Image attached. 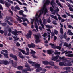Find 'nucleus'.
<instances>
[{
  "mask_svg": "<svg viewBox=\"0 0 73 73\" xmlns=\"http://www.w3.org/2000/svg\"><path fill=\"white\" fill-rule=\"evenodd\" d=\"M54 53L55 55H57L55 56H52V57L51 60L52 61H56L57 60H58V57H59V55H60L61 54V52L56 51V52H54Z\"/></svg>",
  "mask_w": 73,
  "mask_h": 73,
  "instance_id": "f257e3e1",
  "label": "nucleus"
},
{
  "mask_svg": "<svg viewBox=\"0 0 73 73\" xmlns=\"http://www.w3.org/2000/svg\"><path fill=\"white\" fill-rule=\"evenodd\" d=\"M14 31H12L11 32V33H12V34L14 35V36H16V37H17V36H18V34L17 33L19 34L20 33H22V31H18L16 29H15L14 30Z\"/></svg>",
  "mask_w": 73,
  "mask_h": 73,
  "instance_id": "f03ea898",
  "label": "nucleus"
},
{
  "mask_svg": "<svg viewBox=\"0 0 73 73\" xmlns=\"http://www.w3.org/2000/svg\"><path fill=\"white\" fill-rule=\"evenodd\" d=\"M0 3L1 4H5L7 8H9V5H10V3L8 2L5 1H3V0H0Z\"/></svg>",
  "mask_w": 73,
  "mask_h": 73,
  "instance_id": "7ed1b4c3",
  "label": "nucleus"
},
{
  "mask_svg": "<svg viewBox=\"0 0 73 73\" xmlns=\"http://www.w3.org/2000/svg\"><path fill=\"white\" fill-rule=\"evenodd\" d=\"M51 46V48H53V49H56V48L59 50H61V47L57 46H55L54 44L52 43H50L49 44Z\"/></svg>",
  "mask_w": 73,
  "mask_h": 73,
  "instance_id": "20e7f679",
  "label": "nucleus"
},
{
  "mask_svg": "<svg viewBox=\"0 0 73 73\" xmlns=\"http://www.w3.org/2000/svg\"><path fill=\"white\" fill-rule=\"evenodd\" d=\"M64 66H71L72 64H71V62L70 60H66L64 61Z\"/></svg>",
  "mask_w": 73,
  "mask_h": 73,
  "instance_id": "39448f33",
  "label": "nucleus"
},
{
  "mask_svg": "<svg viewBox=\"0 0 73 73\" xmlns=\"http://www.w3.org/2000/svg\"><path fill=\"white\" fill-rule=\"evenodd\" d=\"M21 19H22V20H23V22H25V21H27V23H28V24H29V23H30L29 22V21L28 20V19H26L25 18H24L23 17H22L21 18L20 17H19L18 18H17V20L19 21V20H21Z\"/></svg>",
  "mask_w": 73,
  "mask_h": 73,
  "instance_id": "423d86ee",
  "label": "nucleus"
},
{
  "mask_svg": "<svg viewBox=\"0 0 73 73\" xmlns=\"http://www.w3.org/2000/svg\"><path fill=\"white\" fill-rule=\"evenodd\" d=\"M72 51H68V52H66L65 53V56H68V57H73V54H66L68 53H72Z\"/></svg>",
  "mask_w": 73,
  "mask_h": 73,
  "instance_id": "0eeeda50",
  "label": "nucleus"
},
{
  "mask_svg": "<svg viewBox=\"0 0 73 73\" xmlns=\"http://www.w3.org/2000/svg\"><path fill=\"white\" fill-rule=\"evenodd\" d=\"M10 19V17H9V16H7L6 17V19L7 20H6L5 22H6V23H8V24H9V25H13V24H12V23L8 21V20H9Z\"/></svg>",
  "mask_w": 73,
  "mask_h": 73,
  "instance_id": "6e6552de",
  "label": "nucleus"
},
{
  "mask_svg": "<svg viewBox=\"0 0 73 73\" xmlns=\"http://www.w3.org/2000/svg\"><path fill=\"white\" fill-rule=\"evenodd\" d=\"M32 31L30 30L29 31V33L26 35V37L28 38H31L32 37Z\"/></svg>",
  "mask_w": 73,
  "mask_h": 73,
  "instance_id": "1a4fd4ad",
  "label": "nucleus"
},
{
  "mask_svg": "<svg viewBox=\"0 0 73 73\" xmlns=\"http://www.w3.org/2000/svg\"><path fill=\"white\" fill-rule=\"evenodd\" d=\"M10 57H12L14 59V60L17 61V56L15 55H14L12 54H10Z\"/></svg>",
  "mask_w": 73,
  "mask_h": 73,
  "instance_id": "9d476101",
  "label": "nucleus"
},
{
  "mask_svg": "<svg viewBox=\"0 0 73 73\" xmlns=\"http://www.w3.org/2000/svg\"><path fill=\"white\" fill-rule=\"evenodd\" d=\"M60 24L61 25L60 27H61V28L60 29V32L62 35H63V34H64V31H63V29H62V27H63V25L61 23H60Z\"/></svg>",
  "mask_w": 73,
  "mask_h": 73,
  "instance_id": "9b49d317",
  "label": "nucleus"
},
{
  "mask_svg": "<svg viewBox=\"0 0 73 73\" xmlns=\"http://www.w3.org/2000/svg\"><path fill=\"white\" fill-rule=\"evenodd\" d=\"M50 2V4L51 5L52 7L53 8H54V7H55V5H56V3L55 2H54V0H52Z\"/></svg>",
  "mask_w": 73,
  "mask_h": 73,
  "instance_id": "f8f14e48",
  "label": "nucleus"
},
{
  "mask_svg": "<svg viewBox=\"0 0 73 73\" xmlns=\"http://www.w3.org/2000/svg\"><path fill=\"white\" fill-rule=\"evenodd\" d=\"M54 53V51L52 50H47V53L48 54H52V53Z\"/></svg>",
  "mask_w": 73,
  "mask_h": 73,
  "instance_id": "ddd939ff",
  "label": "nucleus"
},
{
  "mask_svg": "<svg viewBox=\"0 0 73 73\" xmlns=\"http://www.w3.org/2000/svg\"><path fill=\"white\" fill-rule=\"evenodd\" d=\"M56 2L57 3V4L58 6H60L62 8H63V7L62 6L61 4V3L59 2V0H56Z\"/></svg>",
  "mask_w": 73,
  "mask_h": 73,
  "instance_id": "4468645a",
  "label": "nucleus"
},
{
  "mask_svg": "<svg viewBox=\"0 0 73 73\" xmlns=\"http://www.w3.org/2000/svg\"><path fill=\"white\" fill-rule=\"evenodd\" d=\"M64 46H66V48H68L71 46V44L70 43L69 45H68V43H67L66 42H65L64 44Z\"/></svg>",
  "mask_w": 73,
  "mask_h": 73,
  "instance_id": "2eb2a0df",
  "label": "nucleus"
},
{
  "mask_svg": "<svg viewBox=\"0 0 73 73\" xmlns=\"http://www.w3.org/2000/svg\"><path fill=\"white\" fill-rule=\"evenodd\" d=\"M42 62L43 64L45 65H49V62L48 61H43Z\"/></svg>",
  "mask_w": 73,
  "mask_h": 73,
  "instance_id": "dca6fc26",
  "label": "nucleus"
},
{
  "mask_svg": "<svg viewBox=\"0 0 73 73\" xmlns=\"http://www.w3.org/2000/svg\"><path fill=\"white\" fill-rule=\"evenodd\" d=\"M35 69H37V68H41V67H40V64L36 63L35 64Z\"/></svg>",
  "mask_w": 73,
  "mask_h": 73,
  "instance_id": "f3484780",
  "label": "nucleus"
},
{
  "mask_svg": "<svg viewBox=\"0 0 73 73\" xmlns=\"http://www.w3.org/2000/svg\"><path fill=\"white\" fill-rule=\"evenodd\" d=\"M18 50H19L20 52H22L23 54H24L25 55V50H24L20 49L19 48H18Z\"/></svg>",
  "mask_w": 73,
  "mask_h": 73,
  "instance_id": "a211bd4d",
  "label": "nucleus"
},
{
  "mask_svg": "<svg viewBox=\"0 0 73 73\" xmlns=\"http://www.w3.org/2000/svg\"><path fill=\"white\" fill-rule=\"evenodd\" d=\"M26 52H27V53H25V55H27V56H28V55H29V48H26Z\"/></svg>",
  "mask_w": 73,
  "mask_h": 73,
  "instance_id": "6ab92c4d",
  "label": "nucleus"
},
{
  "mask_svg": "<svg viewBox=\"0 0 73 73\" xmlns=\"http://www.w3.org/2000/svg\"><path fill=\"white\" fill-rule=\"evenodd\" d=\"M39 22L41 24V26H42L43 29H44V25L42 23V21H41V19H40V20L39 21Z\"/></svg>",
  "mask_w": 73,
  "mask_h": 73,
  "instance_id": "aec40b11",
  "label": "nucleus"
},
{
  "mask_svg": "<svg viewBox=\"0 0 73 73\" xmlns=\"http://www.w3.org/2000/svg\"><path fill=\"white\" fill-rule=\"evenodd\" d=\"M42 70V68L39 67V68H37V69L36 70V72H40L41 70Z\"/></svg>",
  "mask_w": 73,
  "mask_h": 73,
  "instance_id": "412c9836",
  "label": "nucleus"
},
{
  "mask_svg": "<svg viewBox=\"0 0 73 73\" xmlns=\"http://www.w3.org/2000/svg\"><path fill=\"white\" fill-rule=\"evenodd\" d=\"M49 29H46L47 31H48L50 32V33H51V30H50L51 28H53V26H49Z\"/></svg>",
  "mask_w": 73,
  "mask_h": 73,
  "instance_id": "4be33fe9",
  "label": "nucleus"
},
{
  "mask_svg": "<svg viewBox=\"0 0 73 73\" xmlns=\"http://www.w3.org/2000/svg\"><path fill=\"white\" fill-rule=\"evenodd\" d=\"M60 66H65V63L64 62H60L59 63Z\"/></svg>",
  "mask_w": 73,
  "mask_h": 73,
  "instance_id": "5701e85b",
  "label": "nucleus"
},
{
  "mask_svg": "<svg viewBox=\"0 0 73 73\" xmlns=\"http://www.w3.org/2000/svg\"><path fill=\"white\" fill-rule=\"evenodd\" d=\"M34 37L35 40L37 39H40V37L37 34H36L34 35Z\"/></svg>",
  "mask_w": 73,
  "mask_h": 73,
  "instance_id": "b1692460",
  "label": "nucleus"
},
{
  "mask_svg": "<svg viewBox=\"0 0 73 73\" xmlns=\"http://www.w3.org/2000/svg\"><path fill=\"white\" fill-rule=\"evenodd\" d=\"M18 56L19 57L21 58H24V56L22 55L21 53V52L19 53Z\"/></svg>",
  "mask_w": 73,
  "mask_h": 73,
  "instance_id": "393cba45",
  "label": "nucleus"
},
{
  "mask_svg": "<svg viewBox=\"0 0 73 73\" xmlns=\"http://www.w3.org/2000/svg\"><path fill=\"white\" fill-rule=\"evenodd\" d=\"M49 65L51 66H54V63L52 61H50L49 62Z\"/></svg>",
  "mask_w": 73,
  "mask_h": 73,
  "instance_id": "a878e982",
  "label": "nucleus"
},
{
  "mask_svg": "<svg viewBox=\"0 0 73 73\" xmlns=\"http://www.w3.org/2000/svg\"><path fill=\"white\" fill-rule=\"evenodd\" d=\"M45 4L46 5H49V4H50V1L49 0H46Z\"/></svg>",
  "mask_w": 73,
  "mask_h": 73,
  "instance_id": "bb28decb",
  "label": "nucleus"
},
{
  "mask_svg": "<svg viewBox=\"0 0 73 73\" xmlns=\"http://www.w3.org/2000/svg\"><path fill=\"white\" fill-rule=\"evenodd\" d=\"M9 64V62L7 60H4V64L5 65H8Z\"/></svg>",
  "mask_w": 73,
  "mask_h": 73,
  "instance_id": "cd10ccee",
  "label": "nucleus"
},
{
  "mask_svg": "<svg viewBox=\"0 0 73 73\" xmlns=\"http://www.w3.org/2000/svg\"><path fill=\"white\" fill-rule=\"evenodd\" d=\"M51 17H52V18H53V19H55V20H58V19H57V17L56 16H54V15H50Z\"/></svg>",
  "mask_w": 73,
  "mask_h": 73,
  "instance_id": "c85d7f7f",
  "label": "nucleus"
},
{
  "mask_svg": "<svg viewBox=\"0 0 73 73\" xmlns=\"http://www.w3.org/2000/svg\"><path fill=\"white\" fill-rule=\"evenodd\" d=\"M66 70V71H67L68 72H70V68L69 67H66L65 68Z\"/></svg>",
  "mask_w": 73,
  "mask_h": 73,
  "instance_id": "c756f323",
  "label": "nucleus"
},
{
  "mask_svg": "<svg viewBox=\"0 0 73 73\" xmlns=\"http://www.w3.org/2000/svg\"><path fill=\"white\" fill-rule=\"evenodd\" d=\"M72 32H71V30H68L67 32V34H69V35L70 36H72Z\"/></svg>",
  "mask_w": 73,
  "mask_h": 73,
  "instance_id": "7c9ffc66",
  "label": "nucleus"
},
{
  "mask_svg": "<svg viewBox=\"0 0 73 73\" xmlns=\"http://www.w3.org/2000/svg\"><path fill=\"white\" fill-rule=\"evenodd\" d=\"M41 42V40L39 39H37L35 40V43L36 44H38V42L40 43Z\"/></svg>",
  "mask_w": 73,
  "mask_h": 73,
  "instance_id": "2f4dec72",
  "label": "nucleus"
},
{
  "mask_svg": "<svg viewBox=\"0 0 73 73\" xmlns=\"http://www.w3.org/2000/svg\"><path fill=\"white\" fill-rule=\"evenodd\" d=\"M23 68V67L21 66H19L17 67V69L19 70H22Z\"/></svg>",
  "mask_w": 73,
  "mask_h": 73,
  "instance_id": "473e14b6",
  "label": "nucleus"
},
{
  "mask_svg": "<svg viewBox=\"0 0 73 73\" xmlns=\"http://www.w3.org/2000/svg\"><path fill=\"white\" fill-rule=\"evenodd\" d=\"M13 66L15 68H17V64L16 63L13 64Z\"/></svg>",
  "mask_w": 73,
  "mask_h": 73,
  "instance_id": "72a5a7b5",
  "label": "nucleus"
},
{
  "mask_svg": "<svg viewBox=\"0 0 73 73\" xmlns=\"http://www.w3.org/2000/svg\"><path fill=\"white\" fill-rule=\"evenodd\" d=\"M47 23H51V20H50V17H49L47 19Z\"/></svg>",
  "mask_w": 73,
  "mask_h": 73,
  "instance_id": "f704fd0d",
  "label": "nucleus"
},
{
  "mask_svg": "<svg viewBox=\"0 0 73 73\" xmlns=\"http://www.w3.org/2000/svg\"><path fill=\"white\" fill-rule=\"evenodd\" d=\"M13 1H15V0H13ZM15 0V1H16V2H17V3H19V4H20V5H23V3H21L18 0Z\"/></svg>",
  "mask_w": 73,
  "mask_h": 73,
  "instance_id": "c9c22d12",
  "label": "nucleus"
},
{
  "mask_svg": "<svg viewBox=\"0 0 73 73\" xmlns=\"http://www.w3.org/2000/svg\"><path fill=\"white\" fill-rule=\"evenodd\" d=\"M25 66L26 68H30V66L27 63H26L25 64Z\"/></svg>",
  "mask_w": 73,
  "mask_h": 73,
  "instance_id": "e433bc0d",
  "label": "nucleus"
},
{
  "mask_svg": "<svg viewBox=\"0 0 73 73\" xmlns=\"http://www.w3.org/2000/svg\"><path fill=\"white\" fill-rule=\"evenodd\" d=\"M23 10H20V11H19V15H22L23 14Z\"/></svg>",
  "mask_w": 73,
  "mask_h": 73,
  "instance_id": "4c0bfd02",
  "label": "nucleus"
},
{
  "mask_svg": "<svg viewBox=\"0 0 73 73\" xmlns=\"http://www.w3.org/2000/svg\"><path fill=\"white\" fill-rule=\"evenodd\" d=\"M42 36L44 38H45L46 36H47V33H44V34H43Z\"/></svg>",
  "mask_w": 73,
  "mask_h": 73,
  "instance_id": "58836bf2",
  "label": "nucleus"
},
{
  "mask_svg": "<svg viewBox=\"0 0 73 73\" xmlns=\"http://www.w3.org/2000/svg\"><path fill=\"white\" fill-rule=\"evenodd\" d=\"M31 44L32 48H35V46H36V45L34 43H31Z\"/></svg>",
  "mask_w": 73,
  "mask_h": 73,
  "instance_id": "ea45409f",
  "label": "nucleus"
},
{
  "mask_svg": "<svg viewBox=\"0 0 73 73\" xmlns=\"http://www.w3.org/2000/svg\"><path fill=\"white\" fill-rule=\"evenodd\" d=\"M15 9H17V10H20V8L19 7V6L17 5L15 6Z\"/></svg>",
  "mask_w": 73,
  "mask_h": 73,
  "instance_id": "a19ab883",
  "label": "nucleus"
},
{
  "mask_svg": "<svg viewBox=\"0 0 73 73\" xmlns=\"http://www.w3.org/2000/svg\"><path fill=\"white\" fill-rule=\"evenodd\" d=\"M67 38V35H66V32L64 33V38L65 40H66Z\"/></svg>",
  "mask_w": 73,
  "mask_h": 73,
  "instance_id": "79ce46f5",
  "label": "nucleus"
},
{
  "mask_svg": "<svg viewBox=\"0 0 73 73\" xmlns=\"http://www.w3.org/2000/svg\"><path fill=\"white\" fill-rule=\"evenodd\" d=\"M4 57L6 58H8V54H4Z\"/></svg>",
  "mask_w": 73,
  "mask_h": 73,
  "instance_id": "37998d69",
  "label": "nucleus"
},
{
  "mask_svg": "<svg viewBox=\"0 0 73 73\" xmlns=\"http://www.w3.org/2000/svg\"><path fill=\"white\" fill-rule=\"evenodd\" d=\"M1 25L3 26V27H6V25H7V23H1Z\"/></svg>",
  "mask_w": 73,
  "mask_h": 73,
  "instance_id": "c03bdc74",
  "label": "nucleus"
},
{
  "mask_svg": "<svg viewBox=\"0 0 73 73\" xmlns=\"http://www.w3.org/2000/svg\"><path fill=\"white\" fill-rule=\"evenodd\" d=\"M28 62L29 63V64H35V62H33V61H31V60H28Z\"/></svg>",
  "mask_w": 73,
  "mask_h": 73,
  "instance_id": "a18cd8bd",
  "label": "nucleus"
},
{
  "mask_svg": "<svg viewBox=\"0 0 73 73\" xmlns=\"http://www.w3.org/2000/svg\"><path fill=\"white\" fill-rule=\"evenodd\" d=\"M30 53V54H35L36 52L33 50H31Z\"/></svg>",
  "mask_w": 73,
  "mask_h": 73,
  "instance_id": "49530a36",
  "label": "nucleus"
},
{
  "mask_svg": "<svg viewBox=\"0 0 73 73\" xmlns=\"http://www.w3.org/2000/svg\"><path fill=\"white\" fill-rule=\"evenodd\" d=\"M22 24H23L24 26L25 27H27V24L26 23L23 22L22 23Z\"/></svg>",
  "mask_w": 73,
  "mask_h": 73,
  "instance_id": "de8ad7c7",
  "label": "nucleus"
},
{
  "mask_svg": "<svg viewBox=\"0 0 73 73\" xmlns=\"http://www.w3.org/2000/svg\"><path fill=\"white\" fill-rule=\"evenodd\" d=\"M17 46L19 47L20 46V44L19 42H17L16 44Z\"/></svg>",
  "mask_w": 73,
  "mask_h": 73,
  "instance_id": "09e8293b",
  "label": "nucleus"
},
{
  "mask_svg": "<svg viewBox=\"0 0 73 73\" xmlns=\"http://www.w3.org/2000/svg\"><path fill=\"white\" fill-rule=\"evenodd\" d=\"M43 24L44 25H45L46 24V19H44L43 22Z\"/></svg>",
  "mask_w": 73,
  "mask_h": 73,
  "instance_id": "8fccbe9b",
  "label": "nucleus"
},
{
  "mask_svg": "<svg viewBox=\"0 0 73 73\" xmlns=\"http://www.w3.org/2000/svg\"><path fill=\"white\" fill-rule=\"evenodd\" d=\"M54 33L55 34V35H57V34H58V31L56 30H54Z\"/></svg>",
  "mask_w": 73,
  "mask_h": 73,
  "instance_id": "3c124183",
  "label": "nucleus"
},
{
  "mask_svg": "<svg viewBox=\"0 0 73 73\" xmlns=\"http://www.w3.org/2000/svg\"><path fill=\"white\" fill-rule=\"evenodd\" d=\"M62 16L63 17V18H64L65 19L67 17V16L65 14L63 15Z\"/></svg>",
  "mask_w": 73,
  "mask_h": 73,
  "instance_id": "603ef678",
  "label": "nucleus"
},
{
  "mask_svg": "<svg viewBox=\"0 0 73 73\" xmlns=\"http://www.w3.org/2000/svg\"><path fill=\"white\" fill-rule=\"evenodd\" d=\"M9 61L10 62H11L12 64H13V60L11 59H9Z\"/></svg>",
  "mask_w": 73,
  "mask_h": 73,
  "instance_id": "864d4df0",
  "label": "nucleus"
},
{
  "mask_svg": "<svg viewBox=\"0 0 73 73\" xmlns=\"http://www.w3.org/2000/svg\"><path fill=\"white\" fill-rule=\"evenodd\" d=\"M50 10L51 12H53L54 11V9H53V8L52 7H50Z\"/></svg>",
  "mask_w": 73,
  "mask_h": 73,
  "instance_id": "5fc2aeb1",
  "label": "nucleus"
},
{
  "mask_svg": "<svg viewBox=\"0 0 73 73\" xmlns=\"http://www.w3.org/2000/svg\"><path fill=\"white\" fill-rule=\"evenodd\" d=\"M32 56L33 57V58H37V56H35V54H33L32 55Z\"/></svg>",
  "mask_w": 73,
  "mask_h": 73,
  "instance_id": "6e6d98bb",
  "label": "nucleus"
},
{
  "mask_svg": "<svg viewBox=\"0 0 73 73\" xmlns=\"http://www.w3.org/2000/svg\"><path fill=\"white\" fill-rule=\"evenodd\" d=\"M8 2H9V3H10V4H13V1H12L11 0H8L7 1Z\"/></svg>",
  "mask_w": 73,
  "mask_h": 73,
  "instance_id": "4d7b16f0",
  "label": "nucleus"
},
{
  "mask_svg": "<svg viewBox=\"0 0 73 73\" xmlns=\"http://www.w3.org/2000/svg\"><path fill=\"white\" fill-rule=\"evenodd\" d=\"M59 11H60L59 9H58V8H57L56 10H55V12H58V13Z\"/></svg>",
  "mask_w": 73,
  "mask_h": 73,
  "instance_id": "13d9d810",
  "label": "nucleus"
},
{
  "mask_svg": "<svg viewBox=\"0 0 73 73\" xmlns=\"http://www.w3.org/2000/svg\"><path fill=\"white\" fill-rule=\"evenodd\" d=\"M60 38L61 39H62V38H64V35H60Z\"/></svg>",
  "mask_w": 73,
  "mask_h": 73,
  "instance_id": "bf43d9fd",
  "label": "nucleus"
},
{
  "mask_svg": "<svg viewBox=\"0 0 73 73\" xmlns=\"http://www.w3.org/2000/svg\"><path fill=\"white\" fill-rule=\"evenodd\" d=\"M47 33H48V38H50V33H49V32L48 31L47 32Z\"/></svg>",
  "mask_w": 73,
  "mask_h": 73,
  "instance_id": "052dcab7",
  "label": "nucleus"
},
{
  "mask_svg": "<svg viewBox=\"0 0 73 73\" xmlns=\"http://www.w3.org/2000/svg\"><path fill=\"white\" fill-rule=\"evenodd\" d=\"M2 52H5V53H8V51L6 50H2Z\"/></svg>",
  "mask_w": 73,
  "mask_h": 73,
  "instance_id": "680f3d73",
  "label": "nucleus"
},
{
  "mask_svg": "<svg viewBox=\"0 0 73 73\" xmlns=\"http://www.w3.org/2000/svg\"><path fill=\"white\" fill-rule=\"evenodd\" d=\"M44 12H45V14L46 13L48 12V10L47 9V8H46L45 7L44 9Z\"/></svg>",
  "mask_w": 73,
  "mask_h": 73,
  "instance_id": "e2e57ef3",
  "label": "nucleus"
},
{
  "mask_svg": "<svg viewBox=\"0 0 73 73\" xmlns=\"http://www.w3.org/2000/svg\"><path fill=\"white\" fill-rule=\"evenodd\" d=\"M4 32V31L3 30H0V33H1V34H3Z\"/></svg>",
  "mask_w": 73,
  "mask_h": 73,
  "instance_id": "0e129e2a",
  "label": "nucleus"
},
{
  "mask_svg": "<svg viewBox=\"0 0 73 73\" xmlns=\"http://www.w3.org/2000/svg\"><path fill=\"white\" fill-rule=\"evenodd\" d=\"M4 60H2L0 61V64L2 65V64H4Z\"/></svg>",
  "mask_w": 73,
  "mask_h": 73,
  "instance_id": "69168bd1",
  "label": "nucleus"
},
{
  "mask_svg": "<svg viewBox=\"0 0 73 73\" xmlns=\"http://www.w3.org/2000/svg\"><path fill=\"white\" fill-rule=\"evenodd\" d=\"M35 28L38 27V25H37V24L36 23H35Z\"/></svg>",
  "mask_w": 73,
  "mask_h": 73,
  "instance_id": "338daca9",
  "label": "nucleus"
},
{
  "mask_svg": "<svg viewBox=\"0 0 73 73\" xmlns=\"http://www.w3.org/2000/svg\"><path fill=\"white\" fill-rule=\"evenodd\" d=\"M57 39V37H56V36H54V41H56Z\"/></svg>",
  "mask_w": 73,
  "mask_h": 73,
  "instance_id": "774afa93",
  "label": "nucleus"
}]
</instances>
